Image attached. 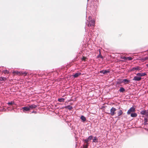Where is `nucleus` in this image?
Here are the masks:
<instances>
[{"label": "nucleus", "mask_w": 148, "mask_h": 148, "mask_svg": "<svg viewBox=\"0 0 148 148\" xmlns=\"http://www.w3.org/2000/svg\"><path fill=\"white\" fill-rule=\"evenodd\" d=\"M88 21H87V22H86V24L88 26L91 27H94L95 24V21L94 19H92L90 16L88 17Z\"/></svg>", "instance_id": "f257e3e1"}, {"label": "nucleus", "mask_w": 148, "mask_h": 148, "mask_svg": "<svg viewBox=\"0 0 148 148\" xmlns=\"http://www.w3.org/2000/svg\"><path fill=\"white\" fill-rule=\"evenodd\" d=\"M116 110V109L114 107L112 108L110 110V115L112 116H113L116 113L115 112Z\"/></svg>", "instance_id": "f03ea898"}, {"label": "nucleus", "mask_w": 148, "mask_h": 148, "mask_svg": "<svg viewBox=\"0 0 148 148\" xmlns=\"http://www.w3.org/2000/svg\"><path fill=\"white\" fill-rule=\"evenodd\" d=\"M141 77H139L138 76H137L136 75V76H135L134 77L132 80L136 81H139L141 80Z\"/></svg>", "instance_id": "7ed1b4c3"}, {"label": "nucleus", "mask_w": 148, "mask_h": 148, "mask_svg": "<svg viewBox=\"0 0 148 148\" xmlns=\"http://www.w3.org/2000/svg\"><path fill=\"white\" fill-rule=\"evenodd\" d=\"M28 106L29 108V110L33 109L37 107V105H36L34 104H32L30 105H28Z\"/></svg>", "instance_id": "20e7f679"}, {"label": "nucleus", "mask_w": 148, "mask_h": 148, "mask_svg": "<svg viewBox=\"0 0 148 148\" xmlns=\"http://www.w3.org/2000/svg\"><path fill=\"white\" fill-rule=\"evenodd\" d=\"M135 110V108L132 107L131 108L127 111V114H130L131 112H133Z\"/></svg>", "instance_id": "39448f33"}, {"label": "nucleus", "mask_w": 148, "mask_h": 148, "mask_svg": "<svg viewBox=\"0 0 148 148\" xmlns=\"http://www.w3.org/2000/svg\"><path fill=\"white\" fill-rule=\"evenodd\" d=\"M22 109L23 110V111L25 113L26 112L29 111L30 110L28 106L23 107L22 108Z\"/></svg>", "instance_id": "423d86ee"}, {"label": "nucleus", "mask_w": 148, "mask_h": 148, "mask_svg": "<svg viewBox=\"0 0 148 148\" xmlns=\"http://www.w3.org/2000/svg\"><path fill=\"white\" fill-rule=\"evenodd\" d=\"M130 81L129 80H128L127 79H123L122 81L120 83H122L124 82V84H127L130 82Z\"/></svg>", "instance_id": "0eeeda50"}, {"label": "nucleus", "mask_w": 148, "mask_h": 148, "mask_svg": "<svg viewBox=\"0 0 148 148\" xmlns=\"http://www.w3.org/2000/svg\"><path fill=\"white\" fill-rule=\"evenodd\" d=\"M110 72V71L109 70H103L100 71V73H102L103 74H106Z\"/></svg>", "instance_id": "6e6552de"}, {"label": "nucleus", "mask_w": 148, "mask_h": 148, "mask_svg": "<svg viewBox=\"0 0 148 148\" xmlns=\"http://www.w3.org/2000/svg\"><path fill=\"white\" fill-rule=\"evenodd\" d=\"M146 73H138L136 74L137 76H138L140 77L144 76L146 75Z\"/></svg>", "instance_id": "1a4fd4ad"}, {"label": "nucleus", "mask_w": 148, "mask_h": 148, "mask_svg": "<svg viewBox=\"0 0 148 148\" xmlns=\"http://www.w3.org/2000/svg\"><path fill=\"white\" fill-rule=\"evenodd\" d=\"M7 104L9 106H12L13 105H16V104L14 101H12L10 102H9L7 103Z\"/></svg>", "instance_id": "9d476101"}, {"label": "nucleus", "mask_w": 148, "mask_h": 148, "mask_svg": "<svg viewBox=\"0 0 148 148\" xmlns=\"http://www.w3.org/2000/svg\"><path fill=\"white\" fill-rule=\"evenodd\" d=\"M81 74V73H76L74 75H73V76L75 78H76L77 77L79 76Z\"/></svg>", "instance_id": "9b49d317"}, {"label": "nucleus", "mask_w": 148, "mask_h": 148, "mask_svg": "<svg viewBox=\"0 0 148 148\" xmlns=\"http://www.w3.org/2000/svg\"><path fill=\"white\" fill-rule=\"evenodd\" d=\"M140 70L139 67L138 66H137L136 67H133L131 71H134V70Z\"/></svg>", "instance_id": "f8f14e48"}, {"label": "nucleus", "mask_w": 148, "mask_h": 148, "mask_svg": "<svg viewBox=\"0 0 148 148\" xmlns=\"http://www.w3.org/2000/svg\"><path fill=\"white\" fill-rule=\"evenodd\" d=\"M81 119H82V120L83 121V122L85 121L86 120L85 117L83 115H82L81 116Z\"/></svg>", "instance_id": "ddd939ff"}, {"label": "nucleus", "mask_w": 148, "mask_h": 148, "mask_svg": "<svg viewBox=\"0 0 148 148\" xmlns=\"http://www.w3.org/2000/svg\"><path fill=\"white\" fill-rule=\"evenodd\" d=\"M92 142L94 143L97 142H98L97 138L96 136L94 137V138L93 139Z\"/></svg>", "instance_id": "4468645a"}, {"label": "nucleus", "mask_w": 148, "mask_h": 148, "mask_svg": "<svg viewBox=\"0 0 148 148\" xmlns=\"http://www.w3.org/2000/svg\"><path fill=\"white\" fill-rule=\"evenodd\" d=\"M65 108L70 110L73 108V107L70 105H69L68 106H66L65 107Z\"/></svg>", "instance_id": "2eb2a0df"}, {"label": "nucleus", "mask_w": 148, "mask_h": 148, "mask_svg": "<svg viewBox=\"0 0 148 148\" xmlns=\"http://www.w3.org/2000/svg\"><path fill=\"white\" fill-rule=\"evenodd\" d=\"M140 113L141 114L144 115H146L147 114L146 111L144 110L140 112Z\"/></svg>", "instance_id": "dca6fc26"}, {"label": "nucleus", "mask_w": 148, "mask_h": 148, "mask_svg": "<svg viewBox=\"0 0 148 148\" xmlns=\"http://www.w3.org/2000/svg\"><path fill=\"white\" fill-rule=\"evenodd\" d=\"M137 114L136 113H132L131 114V116L132 117H136L137 116Z\"/></svg>", "instance_id": "f3484780"}, {"label": "nucleus", "mask_w": 148, "mask_h": 148, "mask_svg": "<svg viewBox=\"0 0 148 148\" xmlns=\"http://www.w3.org/2000/svg\"><path fill=\"white\" fill-rule=\"evenodd\" d=\"M125 90L124 89V88L123 87H121L120 88L119 91L120 92H124Z\"/></svg>", "instance_id": "a211bd4d"}, {"label": "nucleus", "mask_w": 148, "mask_h": 148, "mask_svg": "<svg viewBox=\"0 0 148 148\" xmlns=\"http://www.w3.org/2000/svg\"><path fill=\"white\" fill-rule=\"evenodd\" d=\"M27 73L26 72H24L23 71H21L20 75H24V76H26L27 75Z\"/></svg>", "instance_id": "6ab92c4d"}, {"label": "nucleus", "mask_w": 148, "mask_h": 148, "mask_svg": "<svg viewBox=\"0 0 148 148\" xmlns=\"http://www.w3.org/2000/svg\"><path fill=\"white\" fill-rule=\"evenodd\" d=\"M2 72L4 73L5 74L6 73L9 74V72L7 70H3Z\"/></svg>", "instance_id": "aec40b11"}, {"label": "nucleus", "mask_w": 148, "mask_h": 148, "mask_svg": "<svg viewBox=\"0 0 148 148\" xmlns=\"http://www.w3.org/2000/svg\"><path fill=\"white\" fill-rule=\"evenodd\" d=\"M7 79L6 77H0V81H5Z\"/></svg>", "instance_id": "412c9836"}, {"label": "nucleus", "mask_w": 148, "mask_h": 148, "mask_svg": "<svg viewBox=\"0 0 148 148\" xmlns=\"http://www.w3.org/2000/svg\"><path fill=\"white\" fill-rule=\"evenodd\" d=\"M12 73H16L17 75H20L21 71L19 72L18 71H13L12 72Z\"/></svg>", "instance_id": "4be33fe9"}, {"label": "nucleus", "mask_w": 148, "mask_h": 148, "mask_svg": "<svg viewBox=\"0 0 148 148\" xmlns=\"http://www.w3.org/2000/svg\"><path fill=\"white\" fill-rule=\"evenodd\" d=\"M65 100V99L64 98H59L58 99V101L60 102H64Z\"/></svg>", "instance_id": "5701e85b"}, {"label": "nucleus", "mask_w": 148, "mask_h": 148, "mask_svg": "<svg viewBox=\"0 0 148 148\" xmlns=\"http://www.w3.org/2000/svg\"><path fill=\"white\" fill-rule=\"evenodd\" d=\"M123 113V112L121 110H120L118 113V116H119L121 115Z\"/></svg>", "instance_id": "b1692460"}, {"label": "nucleus", "mask_w": 148, "mask_h": 148, "mask_svg": "<svg viewBox=\"0 0 148 148\" xmlns=\"http://www.w3.org/2000/svg\"><path fill=\"white\" fill-rule=\"evenodd\" d=\"M93 138V136L92 135L89 136L88 138V140L89 141L90 140H91Z\"/></svg>", "instance_id": "393cba45"}, {"label": "nucleus", "mask_w": 148, "mask_h": 148, "mask_svg": "<svg viewBox=\"0 0 148 148\" xmlns=\"http://www.w3.org/2000/svg\"><path fill=\"white\" fill-rule=\"evenodd\" d=\"M132 58L130 57H127V60H132Z\"/></svg>", "instance_id": "a878e982"}, {"label": "nucleus", "mask_w": 148, "mask_h": 148, "mask_svg": "<svg viewBox=\"0 0 148 148\" xmlns=\"http://www.w3.org/2000/svg\"><path fill=\"white\" fill-rule=\"evenodd\" d=\"M85 142L87 143V144H88V142L89 141L88 140V138H86V139L84 140Z\"/></svg>", "instance_id": "bb28decb"}, {"label": "nucleus", "mask_w": 148, "mask_h": 148, "mask_svg": "<svg viewBox=\"0 0 148 148\" xmlns=\"http://www.w3.org/2000/svg\"><path fill=\"white\" fill-rule=\"evenodd\" d=\"M122 59H124L125 60H127V57H125V56H123L121 58Z\"/></svg>", "instance_id": "cd10ccee"}, {"label": "nucleus", "mask_w": 148, "mask_h": 148, "mask_svg": "<svg viewBox=\"0 0 148 148\" xmlns=\"http://www.w3.org/2000/svg\"><path fill=\"white\" fill-rule=\"evenodd\" d=\"M99 57H101V58H102V56H101L100 53L99 55L97 56L98 58H99Z\"/></svg>", "instance_id": "c85d7f7f"}, {"label": "nucleus", "mask_w": 148, "mask_h": 148, "mask_svg": "<svg viewBox=\"0 0 148 148\" xmlns=\"http://www.w3.org/2000/svg\"><path fill=\"white\" fill-rule=\"evenodd\" d=\"M88 144H87V145H85L84 146V148H88Z\"/></svg>", "instance_id": "c756f323"}, {"label": "nucleus", "mask_w": 148, "mask_h": 148, "mask_svg": "<svg viewBox=\"0 0 148 148\" xmlns=\"http://www.w3.org/2000/svg\"><path fill=\"white\" fill-rule=\"evenodd\" d=\"M32 113H35V114L36 113H37V112L36 111H32V112H31Z\"/></svg>", "instance_id": "7c9ffc66"}, {"label": "nucleus", "mask_w": 148, "mask_h": 148, "mask_svg": "<svg viewBox=\"0 0 148 148\" xmlns=\"http://www.w3.org/2000/svg\"><path fill=\"white\" fill-rule=\"evenodd\" d=\"M143 60H147V59L146 58V57H145V58H143Z\"/></svg>", "instance_id": "2f4dec72"}, {"label": "nucleus", "mask_w": 148, "mask_h": 148, "mask_svg": "<svg viewBox=\"0 0 148 148\" xmlns=\"http://www.w3.org/2000/svg\"><path fill=\"white\" fill-rule=\"evenodd\" d=\"M85 58H84V57H83V59H82L84 60H85Z\"/></svg>", "instance_id": "473e14b6"}, {"label": "nucleus", "mask_w": 148, "mask_h": 148, "mask_svg": "<svg viewBox=\"0 0 148 148\" xmlns=\"http://www.w3.org/2000/svg\"><path fill=\"white\" fill-rule=\"evenodd\" d=\"M146 58L147 59V60H148V56L146 57Z\"/></svg>", "instance_id": "72a5a7b5"}]
</instances>
